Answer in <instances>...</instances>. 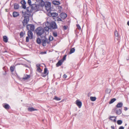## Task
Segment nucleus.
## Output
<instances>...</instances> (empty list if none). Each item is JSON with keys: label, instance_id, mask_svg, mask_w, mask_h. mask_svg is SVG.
I'll use <instances>...</instances> for the list:
<instances>
[{"label": "nucleus", "instance_id": "obj_56", "mask_svg": "<svg viewBox=\"0 0 129 129\" xmlns=\"http://www.w3.org/2000/svg\"><path fill=\"white\" fill-rule=\"evenodd\" d=\"M111 129H115V128L114 126H111Z\"/></svg>", "mask_w": 129, "mask_h": 129}, {"label": "nucleus", "instance_id": "obj_41", "mask_svg": "<svg viewBox=\"0 0 129 129\" xmlns=\"http://www.w3.org/2000/svg\"><path fill=\"white\" fill-rule=\"evenodd\" d=\"M76 26L77 27V28H78L79 30L81 29L80 26L79 24H77L76 25Z\"/></svg>", "mask_w": 129, "mask_h": 129}, {"label": "nucleus", "instance_id": "obj_58", "mask_svg": "<svg viewBox=\"0 0 129 129\" xmlns=\"http://www.w3.org/2000/svg\"><path fill=\"white\" fill-rule=\"evenodd\" d=\"M127 24L129 26V21L127 22Z\"/></svg>", "mask_w": 129, "mask_h": 129}, {"label": "nucleus", "instance_id": "obj_44", "mask_svg": "<svg viewBox=\"0 0 129 129\" xmlns=\"http://www.w3.org/2000/svg\"><path fill=\"white\" fill-rule=\"evenodd\" d=\"M26 28L28 30H29L30 29V25L29 24H28L26 26Z\"/></svg>", "mask_w": 129, "mask_h": 129}, {"label": "nucleus", "instance_id": "obj_10", "mask_svg": "<svg viewBox=\"0 0 129 129\" xmlns=\"http://www.w3.org/2000/svg\"><path fill=\"white\" fill-rule=\"evenodd\" d=\"M76 104L79 108H80L82 106V103L79 100H77L76 101Z\"/></svg>", "mask_w": 129, "mask_h": 129}, {"label": "nucleus", "instance_id": "obj_36", "mask_svg": "<svg viewBox=\"0 0 129 129\" xmlns=\"http://www.w3.org/2000/svg\"><path fill=\"white\" fill-rule=\"evenodd\" d=\"M54 99L56 100V101H60L61 100V99L59 98L56 96H55L54 98Z\"/></svg>", "mask_w": 129, "mask_h": 129}, {"label": "nucleus", "instance_id": "obj_38", "mask_svg": "<svg viewBox=\"0 0 129 129\" xmlns=\"http://www.w3.org/2000/svg\"><path fill=\"white\" fill-rule=\"evenodd\" d=\"M48 72H47V74H44V73H43L41 75V76H42L43 77H45L46 75H48Z\"/></svg>", "mask_w": 129, "mask_h": 129}, {"label": "nucleus", "instance_id": "obj_40", "mask_svg": "<svg viewBox=\"0 0 129 129\" xmlns=\"http://www.w3.org/2000/svg\"><path fill=\"white\" fill-rule=\"evenodd\" d=\"M53 35L54 37H56L57 36V34L56 33L53 32Z\"/></svg>", "mask_w": 129, "mask_h": 129}, {"label": "nucleus", "instance_id": "obj_46", "mask_svg": "<svg viewBox=\"0 0 129 129\" xmlns=\"http://www.w3.org/2000/svg\"><path fill=\"white\" fill-rule=\"evenodd\" d=\"M29 37H27L26 38V42H28L29 41Z\"/></svg>", "mask_w": 129, "mask_h": 129}, {"label": "nucleus", "instance_id": "obj_53", "mask_svg": "<svg viewBox=\"0 0 129 129\" xmlns=\"http://www.w3.org/2000/svg\"><path fill=\"white\" fill-rule=\"evenodd\" d=\"M63 78H66L67 77V76L65 74L63 75Z\"/></svg>", "mask_w": 129, "mask_h": 129}, {"label": "nucleus", "instance_id": "obj_23", "mask_svg": "<svg viewBox=\"0 0 129 129\" xmlns=\"http://www.w3.org/2000/svg\"><path fill=\"white\" fill-rule=\"evenodd\" d=\"M58 14L56 13H51L50 15L53 17H56L58 16Z\"/></svg>", "mask_w": 129, "mask_h": 129}, {"label": "nucleus", "instance_id": "obj_31", "mask_svg": "<svg viewBox=\"0 0 129 129\" xmlns=\"http://www.w3.org/2000/svg\"><path fill=\"white\" fill-rule=\"evenodd\" d=\"M96 98L95 97L91 96L90 97V99L91 101H94L96 100Z\"/></svg>", "mask_w": 129, "mask_h": 129}, {"label": "nucleus", "instance_id": "obj_20", "mask_svg": "<svg viewBox=\"0 0 129 129\" xmlns=\"http://www.w3.org/2000/svg\"><path fill=\"white\" fill-rule=\"evenodd\" d=\"M28 110L30 112H32L34 111L37 110L36 109H34L33 107H29L27 108Z\"/></svg>", "mask_w": 129, "mask_h": 129}, {"label": "nucleus", "instance_id": "obj_30", "mask_svg": "<svg viewBox=\"0 0 129 129\" xmlns=\"http://www.w3.org/2000/svg\"><path fill=\"white\" fill-rule=\"evenodd\" d=\"M37 42L38 44H40L41 43V39L40 38H37Z\"/></svg>", "mask_w": 129, "mask_h": 129}, {"label": "nucleus", "instance_id": "obj_19", "mask_svg": "<svg viewBox=\"0 0 129 129\" xmlns=\"http://www.w3.org/2000/svg\"><path fill=\"white\" fill-rule=\"evenodd\" d=\"M123 104L122 102H120L118 103L116 106L117 108H120L122 107Z\"/></svg>", "mask_w": 129, "mask_h": 129}, {"label": "nucleus", "instance_id": "obj_11", "mask_svg": "<svg viewBox=\"0 0 129 129\" xmlns=\"http://www.w3.org/2000/svg\"><path fill=\"white\" fill-rule=\"evenodd\" d=\"M63 62V61L62 60H59L56 64V67H58L61 66Z\"/></svg>", "mask_w": 129, "mask_h": 129}, {"label": "nucleus", "instance_id": "obj_25", "mask_svg": "<svg viewBox=\"0 0 129 129\" xmlns=\"http://www.w3.org/2000/svg\"><path fill=\"white\" fill-rule=\"evenodd\" d=\"M44 24L46 27H49L50 26V23L48 21L45 22Z\"/></svg>", "mask_w": 129, "mask_h": 129}, {"label": "nucleus", "instance_id": "obj_33", "mask_svg": "<svg viewBox=\"0 0 129 129\" xmlns=\"http://www.w3.org/2000/svg\"><path fill=\"white\" fill-rule=\"evenodd\" d=\"M49 40L50 41H51L53 40V37L51 36H50L49 37Z\"/></svg>", "mask_w": 129, "mask_h": 129}, {"label": "nucleus", "instance_id": "obj_59", "mask_svg": "<svg viewBox=\"0 0 129 129\" xmlns=\"http://www.w3.org/2000/svg\"><path fill=\"white\" fill-rule=\"evenodd\" d=\"M7 52V50H5L4 51V52Z\"/></svg>", "mask_w": 129, "mask_h": 129}, {"label": "nucleus", "instance_id": "obj_4", "mask_svg": "<svg viewBox=\"0 0 129 129\" xmlns=\"http://www.w3.org/2000/svg\"><path fill=\"white\" fill-rule=\"evenodd\" d=\"M50 27L53 29L57 28L56 24L54 21H53L51 22Z\"/></svg>", "mask_w": 129, "mask_h": 129}, {"label": "nucleus", "instance_id": "obj_45", "mask_svg": "<svg viewBox=\"0 0 129 129\" xmlns=\"http://www.w3.org/2000/svg\"><path fill=\"white\" fill-rule=\"evenodd\" d=\"M28 3L29 5H31V0H28Z\"/></svg>", "mask_w": 129, "mask_h": 129}, {"label": "nucleus", "instance_id": "obj_7", "mask_svg": "<svg viewBox=\"0 0 129 129\" xmlns=\"http://www.w3.org/2000/svg\"><path fill=\"white\" fill-rule=\"evenodd\" d=\"M27 35L30 39L33 38V34L32 32L30 30H28L27 32Z\"/></svg>", "mask_w": 129, "mask_h": 129}, {"label": "nucleus", "instance_id": "obj_42", "mask_svg": "<svg viewBox=\"0 0 129 129\" xmlns=\"http://www.w3.org/2000/svg\"><path fill=\"white\" fill-rule=\"evenodd\" d=\"M66 55H65L63 57L62 59V60L63 61H63L64 60L66 59Z\"/></svg>", "mask_w": 129, "mask_h": 129}, {"label": "nucleus", "instance_id": "obj_39", "mask_svg": "<svg viewBox=\"0 0 129 129\" xmlns=\"http://www.w3.org/2000/svg\"><path fill=\"white\" fill-rule=\"evenodd\" d=\"M37 71L39 72H41V68L40 67L37 68Z\"/></svg>", "mask_w": 129, "mask_h": 129}, {"label": "nucleus", "instance_id": "obj_37", "mask_svg": "<svg viewBox=\"0 0 129 129\" xmlns=\"http://www.w3.org/2000/svg\"><path fill=\"white\" fill-rule=\"evenodd\" d=\"M48 71L47 69L46 68H45L44 69V74H47V72Z\"/></svg>", "mask_w": 129, "mask_h": 129}, {"label": "nucleus", "instance_id": "obj_9", "mask_svg": "<svg viewBox=\"0 0 129 129\" xmlns=\"http://www.w3.org/2000/svg\"><path fill=\"white\" fill-rule=\"evenodd\" d=\"M60 16L61 18L64 19L67 17V15L66 13H62L60 14Z\"/></svg>", "mask_w": 129, "mask_h": 129}, {"label": "nucleus", "instance_id": "obj_22", "mask_svg": "<svg viewBox=\"0 0 129 129\" xmlns=\"http://www.w3.org/2000/svg\"><path fill=\"white\" fill-rule=\"evenodd\" d=\"M8 39L7 37L6 36H4L3 37V41L6 43H7L8 41Z\"/></svg>", "mask_w": 129, "mask_h": 129}, {"label": "nucleus", "instance_id": "obj_27", "mask_svg": "<svg viewBox=\"0 0 129 129\" xmlns=\"http://www.w3.org/2000/svg\"><path fill=\"white\" fill-rule=\"evenodd\" d=\"M75 51V48H73L71 49L70 51L69 52V54H71L72 53H74Z\"/></svg>", "mask_w": 129, "mask_h": 129}, {"label": "nucleus", "instance_id": "obj_49", "mask_svg": "<svg viewBox=\"0 0 129 129\" xmlns=\"http://www.w3.org/2000/svg\"><path fill=\"white\" fill-rule=\"evenodd\" d=\"M46 43H47L48 44H49L50 43V41L48 39L46 38Z\"/></svg>", "mask_w": 129, "mask_h": 129}, {"label": "nucleus", "instance_id": "obj_14", "mask_svg": "<svg viewBox=\"0 0 129 129\" xmlns=\"http://www.w3.org/2000/svg\"><path fill=\"white\" fill-rule=\"evenodd\" d=\"M46 35H44V37H45V39H43L42 40V45L43 46H46V38L45 37Z\"/></svg>", "mask_w": 129, "mask_h": 129}, {"label": "nucleus", "instance_id": "obj_32", "mask_svg": "<svg viewBox=\"0 0 129 129\" xmlns=\"http://www.w3.org/2000/svg\"><path fill=\"white\" fill-rule=\"evenodd\" d=\"M25 34V33H24L23 32L21 31L20 33V37L22 38L23 37Z\"/></svg>", "mask_w": 129, "mask_h": 129}, {"label": "nucleus", "instance_id": "obj_51", "mask_svg": "<svg viewBox=\"0 0 129 129\" xmlns=\"http://www.w3.org/2000/svg\"><path fill=\"white\" fill-rule=\"evenodd\" d=\"M57 20L58 21H62V20L60 18H58V19H57Z\"/></svg>", "mask_w": 129, "mask_h": 129}, {"label": "nucleus", "instance_id": "obj_6", "mask_svg": "<svg viewBox=\"0 0 129 129\" xmlns=\"http://www.w3.org/2000/svg\"><path fill=\"white\" fill-rule=\"evenodd\" d=\"M50 28L48 27H45L43 28L44 31V35L46 36L47 34H48L49 33V30Z\"/></svg>", "mask_w": 129, "mask_h": 129}, {"label": "nucleus", "instance_id": "obj_17", "mask_svg": "<svg viewBox=\"0 0 129 129\" xmlns=\"http://www.w3.org/2000/svg\"><path fill=\"white\" fill-rule=\"evenodd\" d=\"M13 17H16L19 15V14L18 12H14L13 13Z\"/></svg>", "mask_w": 129, "mask_h": 129}, {"label": "nucleus", "instance_id": "obj_55", "mask_svg": "<svg viewBox=\"0 0 129 129\" xmlns=\"http://www.w3.org/2000/svg\"><path fill=\"white\" fill-rule=\"evenodd\" d=\"M127 107H124V110L125 111H126L127 110Z\"/></svg>", "mask_w": 129, "mask_h": 129}, {"label": "nucleus", "instance_id": "obj_1", "mask_svg": "<svg viewBox=\"0 0 129 129\" xmlns=\"http://www.w3.org/2000/svg\"><path fill=\"white\" fill-rule=\"evenodd\" d=\"M32 7L31 5L27 7L26 8V11L24 12H22V13L24 15V19L22 22L23 25L25 26L28 23L29 20V17L31 16V13L33 11L32 9Z\"/></svg>", "mask_w": 129, "mask_h": 129}, {"label": "nucleus", "instance_id": "obj_60", "mask_svg": "<svg viewBox=\"0 0 129 129\" xmlns=\"http://www.w3.org/2000/svg\"><path fill=\"white\" fill-rule=\"evenodd\" d=\"M128 129H129V126L128 127Z\"/></svg>", "mask_w": 129, "mask_h": 129}, {"label": "nucleus", "instance_id": "obj_35", "mask_svg": "<svg viewBox=\"0 0 129 129\" xmlns=\"http://www.w3.org/2000/svg\"><path fill=\"white\" fill-rule=\"evenodd\" d=\"M14 67L11 66L10 67V70L11 72H13L14 70Z\"/></svg>", "mask_w": 129, "mask_h": 129}, {"label": "nucleus", "instance_id": "obj_52", "mask_svg": "<svg viewBox=\"0 0 129 129\" xmlns=\"http://www.w3.org/2000/svg\"><path fill=\"white\" fill-rule=\"evenodd\" d=\"M40 64H36V66L38 68V67H40Z\"/></svg>", "mask_w": 129, "mask_h": 129}, {"label": "nucleus", "instance_id": "obj_26", "mask_svg": "<svg viewBox=\"0 0 129 129\" xmlns=\"http://www.w3.org/2000/svg\"><path fill=\"white\" fill-rule=\"evenodd\" d=\"M40 4L42 7H43L45 5V3L43 0H40Z\"/></svg>", "mask_w": 129, "mask_h": 129}, {"label": "nucleus", "instance_id": "obj_24", "mask_svg": "<svg viewBox=\"0 0 129 129\" xmlns=\"http://www.w3.org/2000/svg\"><path fill=\"white\" fill-rule=\"evenodd\" d=\"M19 8V6L18 4H15L14 5V8L15 9H18Z\"/></svg>", "mask_w": 129, "mask_h": 129}, {"label": "nucleus", "instance_id": "obj_8", "mask_svg": "<svg viewBox=\"0 0 129 129\" xmlns=\"http://www.w3.org/2000/svg\"><path fill=\"white\" fill-rule=\"evenodd\" d=\"M21 3L22 4V6L23 8L25 9L26 8L25 4L26 2L24 0H22L21 2Z\"/></svg>", "mask_w": 129, "mask_h": 129}, {"label": "nucleus", "instance_id": "obj_34", "mask_svg": "<svg viewBox=\"0 0 129 129\" xmlns=\"http://www.w3.org/2000/svg\"><path fill=\"white\" fill-rule=\"evenodd\" d=\"M117 122L118 124L120 125L122 123V122L121 120H117Z\"/></svg>", "mask_w": 129, "mask_h": 129}, {"label": "nucleus", "instance_id": "obj_2", "mask_svg": "<svg viewBox=\"0 0 129 129\" xmlns=\"http://www.w3.org/2000/svg\"><path fill=\"white\" fill-rule=\"evenodd\" d=\"M35 32L38 36H40L41 38H42L41 36L42 35L43 37L45 35L43 28L41 27L37 28L35 30Z\"/></svg>", "mask_w": 129, "mask_h": 129}, {"label": "nucleus", "instance_id": "obj_48", "mask_svg": "<svg viewBox=\"0 0 129 129\" xmlns=\"http://www.w3.org/2000/svg\"><path fill=\"white\" fill-rule=\"evenodd\" d=\"M46 53V52H41L40 53V54H43Z\"/></svg>", "mask_w": 129, "mask_h": 129}, {"label": "nucleus", "instance_id": "obj_13", "mask_svg": "<svg viewBox=\"0 0 129 129\" xmlns=\"http://www.w3.org/2000/svg\"><path fill=\"white\" fill-rule=\"evenodd\" d=\"M114 35L115 36L117 37V40H118L119 39V35L116 30L114 31Z\"/></svg>", "mask_w": 129, "mask_h": 129}, {"label": "nucleus", "instance_id": "obj_29", "mask_svg": "<svg viewBox=\"0 0 129 129\" xmlns=\"http://www.w3.org/2000/svg\"><path fill=\"white\" fill-rule=\"evenodd\" d=\"M30 77V75H27L26 76H25L24 77H23V80H27L28 79H29Z\"/></svg>", "mask_w": 129, "mask_h": 129}, {"label": "nucleus", "instance_id": "obj_21", "mask_svg": "<svg viewBox=\"0 0 129 129\" xmlns=\"http://www.w3.org/2000/svg\"><path fill=\"white\" fill-rule=\"evenodd\" d=\"M52 3L53 4L55 5H59L60 3L59 1H54L52 2Z\"/></svg>", "mask_w": 129, "mask_h": 129}, {"label": "nucleus", "instance_id": "obj_50", "mask_svg": "<svg viewBox=\"0 0 129 129\" xmlns=\"http://www.w3.org/2000/svg\"><path fill=\"white\" fill-rule=\"evenodd\" d=\"M63 28L64 30H66L67 29V27L66 26H63Z\"/></svg>", "mask_w": 129, "mask_h": 129}, {"label": "nucleus", "instance_id": "obj_5", "mask_svg": "<svg viewBox=\"0 0 129 129\" xmlns=\"http://www.w3.org/2000/svg\"><path fill=\"white\" fill-rule=\"evenodd\" d=\"M45 5V9L47 11L50 10L51 9V4L50 2H48Z\"/></svg>", "mask_w": 129, "mask_h": 129}, {"label": "nucleus", "instance_id": "obj_54", "mask_svg": "<svg viewBox=\"0 0 129 129\" xmlns=\"http://www.w3.org/2000/svg\"><path fill=\"white\" fill-rule=\"evenodd\" d=\"M119 129H124V127L123 126H121L119 127Z\"/></svg>", "mask_w": 129, "mask_h": 129}, {"label": "nucleus", "instance_id": "obj_16", "mask_svg": "<svg viewBox=\"0 0 129 129\" xmlns=\"http://www.w3.org/2000/svg\"><path fill=\"white\" fill-rule=\"evenodd\" d=\"M30 29L31 31H33L35 29V26L34 25L32 24H30Z\"/></svg>", "mask_w": 129, "mask_h": 129}, {"label": "nucleus", "instance_id": "obj_15", "mask_svg": "<svg viewBox=\"0 0 129 129\" xmlns=\"http://www.w3.org/2000/svg\"><path fill=\"white\" fill-rule=\"evenodd\" d=\"M116 117L115 116H110L109 119H110L112 121H113V122H116Z\"/></svg>", "mask_w": 129, "mask_h": 129}, {"label": "nucleus", "instance_id": "obj_12", "mask_svg": "<svg viewBox=\"0 0 129 129\" xmlns=\"http://www.w3.org/2000/svg\"><path fill=\"white\" fill-rule=\"evenodd\" d=\"M3 106V107L7 110L9 109L10 108L9 105L8 104L6 103L4 104Z\"/></svg>", "mask_w": 129, "mask_h": 129}, {"label": "nucleus", "instance_id": "obj_57", "mask_svg": "<svg viewBox=\"0 0 129 129\" xmlns=\"http://www.w3.org/2000/svg\"><path fill=\"white\" fill-rule=\"evenodd\" d=\"M62 9H61V10H58V12L59 13H60V12H61V10Z\"/></svg>", "mask_w": 129, "mask_h": 129}, {"label": "nucleus", "instance_id": "obj_3", "mask_svg": "<svg viewBox=\"0 0 129 129\" xmlns=\"http://www.w3.org/2000/svg\"><path fill=\"white\" fill-rule=\"evenodd\" d=\"M32 9L33 10H36V11H39L40 6L38 5L35 4H33L31 5Z\"/></svg>", "mask_w": 129, "mask_h": 129}, {"label": "nucleus", "instance_id": "obj_47", "mask_svg": "<svg viewBox=\"0 0 129 129\" xmlns=\"http://www.w3.org/2000/svg\"><path fill=\"white\" fill-rule=\"evenodd\" d=\"M58 9L59 10L62 9V8L61 6H58Z\"/></svg>", "mask_w": 129, "mask_h": 129}, {"label": "nucleus", "instance_id": "obj_43", "mask_svg": "<svg viewBox=\"0 0 129 129\" xmlns=\"http://www.w3.org/2000/svg\"><path fill=\"white\" fill-rule=\"evenodd\" d=\"M108 91V93H110L111 91V90L110 89H107L106 90V91Z\"/></svg>", "mask_w": 129, "mask_h": 129}, {"label": "nucleus", "instance_id": "obj_18", "mask_svg": "<svg viewBox=\"0 0 129 129\" xmlns=\"http://www.w3.org/2000/svg\"><path fill=\"white\" fill-rule=\"evenodd\" d=\"M115 110L116 111V112L117 114L119 115L121 113V110L120 109H118L116 108H115Z\"/></svg>", "mask_w": 129, "mask_h": 129}, {"label": "nucleus", "instance_id": "obj_28", "mask_svg": "<svg viewBox=\"0 0 129 129\" xmlns=\"http://www.w3.org/2000/svg\"><path fill=\"white\" fill-rule=\"evenodd\" d=\"M116 100V99L115 98H113L111 99L110 101L109 102V103L110 104H111L113 103Z\"/></svg>", "mask_w": 129, "mask_h": 129}]
</instances>
